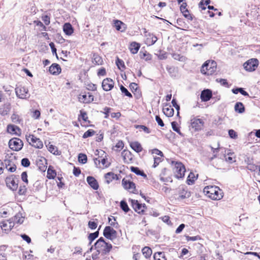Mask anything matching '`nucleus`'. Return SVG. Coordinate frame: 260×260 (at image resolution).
Listing matches in <instances>:
<instances>
[{
	"label": "nucleus",
	"instance_id": "obj_1",
	"mask_svg": "<svg viewBox=\"0 0 260 260\" xmlns=\"http://www.w3.org/2000/svg\"><path fill=\"white\" fill-rule=\"evenodd\" d=\"M94 246L98 254L102 255L108 254L112 248V244L106 242L103 237L96 241Z\"/></svg>",
	"mask_w": 260,
	"mask_h": 260
},
{
	"label": "nucleus",
	"instance_id": "obj_2",
	"mask_svg": "<svg viewBox=\"0 0 260 260\" xmlns=\"http://www.w3.org/2000/svg\"><path fill=\"white\" fill-rule=\"evenodd\" d=\"M204 193L212 200H220L222 198V192L215 186H207L204 188Z\"/></svg>",
	"mask_w": 260,
	"mask_h": 260
},
{
	"label": "nucleus",
	"instance_id": "obj_3",
	"mask_svg": "<svg viewBox=\"0 0 260 260\" xmlns=\"http://www.w3.org/2000/svg\"><path fill=\"white\" fill-rule=\"evenodd\" d=\"M216 62L214 60H207L202 65L201 72L204 75H211L216 70Z\"/></svg>",
	"mask_w": 260,
	"mask_h": 260
},
{
	"label": "nucleus",
	"instance_id": "obj_4",
	"mask_svg": "<svg viewBox=\"0 0 260 260\" xmlns=\"http://www.w3.org/2000/svg\"><path fill=\"white\" fill-rule=\"evenodd\" d=\"M25 138L27 142L31 146L38 149H41L43 147V143L42 141L35 135H26Z\"/></svg>",
	"mask_w": 260,
	"mask_h": 260
},
{
	"label": "nucleus",
	"instance_id": "obj_5",
	"mask_svg": "<svg viewBox=\"0 0 260 260\" xmlns=\"http://www.w3.org/2000/svg\"><path fill=\"white\" fill-rule=\"evenodd\" d=\"M175 195L177 196L176 199L178 200H183L188 198L190 196V192L184 185H180L176 189Z\"/></svg>",
	"mask_w": 260,
	"mask_h": 260
},
{
	"label": "nucleus",
	"instance_id": "obj_6",
	"mask_svg": "<svg viewBox=\"0 0 260 260\" xmlns=\"http://www.w3.org/2000/svg\"><path fill=\"white\" fill-rule=\"evenodd\" d=\"M78 121L80 122L82 127H87L91 125L87 112L83 110H80V114L78 116Z\"/></svg>",
	"mask_w": 260,
	"mask_h": 260
},
{
	"label": "nucleus",
	"instance_id": "obj_7",
	"mask_svg": "<svg viewBox=\"0 0 260 260\" xmlns=\"http://www.w3.org/2000/svg\"><path fill=\"white\" fill-rule=\"evenodd\" d=\"M78 101L83 104H90L94 101L93 95L89 92L82 91L78 96Z\"/></svg>",
	"mask_w": 260,
	"mask_h": 260
},
{
	"label": "nucleus",
	"instance_id": "obj_8",
	"mask_svg": "<svg viewBox=\"0 0 260 260\" xmlns=\"http://www.w3.org/2000/svg\"><path fill=\"white\" fill-rule=\"evenodd\" d=\"M23 146L22 141L18 138H13L9 142V146L11 149L18 151L20 150Z\"/></svg>",
	"mask_w": 260,
	"mask_h": 260
},
{
	"label": "nucleus",
	"instance_id": "obj_9",
	"mask_svg": "<svg viewBox=\"0 0 260 260\" xmlns=\"http://www.w3.org/2000/svg\"><path fill=\"white\" fill-rule=\"evenodd\" d=\"M6 183L7 186L11 190H16L18 187V179L14 175H11L6 177Z\"/></svg>",
	"mask_w": 260,
	"mask_h": 260
},
{
	"label": "nucleus",
	"instance_id": "obj_10",
	"mask_svg": "<svg viewBox=\"0 0 260 260\" xmlns=\"http://www.w3.org/2000/svg\"><path fill=\"white\" fill-rule=\"evenodd\" d=\"M117 232L111 226H106L103 231L104 237L110 240H113L117 237Z\"/></svg>",
	"mask_w": 260,
	"mask_h": 260
},
{
	"label": "nucleus",
	"instance_id": "obj_11",
	"mask_svg": "<svg viewBox=\"0 0 260 260\" xmlns=\"http://www.w3.org/2000/svg\"><path fill=\"white\" fill-rule=\"evenodd\" d=\"M258 64V61L256 58H251L247 60L243 64L244 69L248 71H253Z\"/></svg>",
	"mask_w": 260,
	"mask_h": 260
},
{
	"label": "nucleus",
	"instance_id": "obj_12",
	"mask_svg": "<svg viewBox=\"0 0 260 260\" xmlns=\"http://www.w3.org/2000/svg\"><path fill=\"white\" fill-rule=\"evenodd\" d=\"M15 225L14 222L11 219L6 220L0 222V226L3 231L6 234L9 233Z\"/></svg>",
	"mask_w": 260,
	"mask_h": 260
},
{
	"label": "nucleus",
	"instance_id": "obj_13",
	"mask_svg": "<svg viewBox=\"0 0 260 260\" xmlns=\"http://www.w3.org/2000/svg\"><path fill=\"white\" fill-rule=\"evenodd\" d=\"M174 172L176 178H183L185 172L184 165L181 162H176L174 168Z\"/></svg>",
	"mask_w": 260,
	"mask_h": 260
},
{
	"label": "nucleus",
	"instance_id": "obj_14",
	"mask_svg": "<svg viewBox=\"0 0 260 260\" xmlns=\"http://www.w3.org/2000/svg\"><path fill=\"white\" fill-rule=\"evenodd\" d=\"M115 85L114 81L110 78L104 79L102 82V87L105 91H109L112 90Z\"/></svg>",
	"mask_w": 260,
	"mask_h": 260
},
{
	"label": "nucleus",
	"instance_id": "obj_15",
	"mask_svg": "<svg viewBox=\"0 0 260 260\" xmlns=\"http://www.w3.org/2000/svg\"><path fill=\"white\" fill-rule=\"evenodd\" d=\"M15 91L17 96L20 99H26L29 95L28 89L24 86L17 87Z\"/></svg>",
	"mask_w": 260,
	"mask_h": 260
},
{
	"label": "nucleus",
	"instance_id": "obj_16",
	"mask_svg": "<svg viewBox=\"0 0 260 260\" xmlns=\"http://www.w3.org/2000/svg\"><path fill=\"white\" fill-rule=\"evenodd\" d=\"M204 124V121L201 119L193 118L191 119V126L196 131L201 130L203 128Z\"/></svg>",
	"mask_w": 260,
	"mask_h": 260
},
{
	"label": "nucleus",
	"instance_id": "obj_17",
	"mask_svg": "<svg viewBox=\"0 0 260 260\" xmlns=\"http://www.w3.org/2000/svg\"><path fill=\"white\" fill-rule=\"evenodd\" d=\"M131 91L133 93L137 100L142 99V92L137 84L131 83Z\"/></svg>",
	"mask_w": 260,
	"mask_h": 260
},
{
	"label": "nucleus",
	"instance_id": "obj_18",
	"mask_svg": "<svg viewBox=\"0 0 260 260\" xmlns=\"http://www.w3.org/2000/svg\"><path fill=\"white\" fill-rule=\"evenodd\" d=\"M7 131L8 133L18 136H20L21 134V129L18 126L11 124L7 125Z\"/></svg>",
	"mask_w": 260,
	"mask_h": 260
},
{
	"label": "nucleus",
	"instance_id": "obj_19",
	"mask_svg": "<svg viewBox=\"0 0 260 260\" xmlns=\"http://www.w3.org/2000/svg\"><path fill=\"white\" fill-rule=\"evenodd\" d=\"M131 204L136 212L138 213H141L144 212L145 207V205H142L141 204H140L138 201L134 200H131Z\"/></svg>",
	"mask_w": 260,
	"mask_h": 260
},
{
	"label": "nucleus",
	"instance_id": "obj_20",
	"mask_svg": "<svg viewBox=\"0 0 260 260\" xmlns=\"http://www.w3.org/2000/svg\"><path fill=\"white\" fill-rule=\"evenodd\" d=\"M49 73L53 75H58L61 72V68L58 63H52L49 69Z\"/></svg>",
	"mask_w": 260,
	"mask_h": 260
},
{
	"label": "nucleus",
	"instance_id": "obj_21",
	"mask_svg": "<svg viewBox=\"0 0 260 260\" xmlns=\"http://www.w3.org/2000/svg\"><path fill=\"white\" fill-rule=\"evenodd\" d=\"M104 178L107 184H109L112 182L113 180H117L119 179L117 175L114 174L113 172H110L105 174Z\"/></svg>",
	"mask_w": 260,
	"mask_h": 260
},
{
	"label": "nucleus",
	"instance_id": "obj_22",
	"mask_svg": "<svg viewBox=\"0 0 260 260\" xmlns=\"http://www.w3.org/2000/svg\"><path fill=\"white\" fill-rule=\"evenodd\" d=\"M212 97V92L210 89L203 90L201 94V99L202 101L207 102Z\"/></svg>",
	"mask_w": 260,
	"mask_h": 260
},
{
	"label": "nucleus",
	"instance_id": "obj_23",
	"mask_svg": "<svg viewBox=\"0 0 260 260\" xmlns=\"http://www.w3.org/2000/svg\"><path fill=\"white\" fill-rule=\"evenodd\" d=\"M87 182H88V184L91 187H92L94 190H97L99 187V183L97 181V180L92 176H88L87 177Z\"/></svg>",
	"mask_w": 260,
	"mask_h": 260
},
{
	"label": "nucleus",
	"instance_id": "obj_24",
	"mask_svg": "<svg viewBox=\"0 0 260 260\" xmlns=\"http://www.w3.org/2000/svg\"><path fill=\"white\" fill-rule=\"evenodd\" d=\"M100 168H106L110 166V162L108 160V155L97 161V165Z\"/></svg>",
	"mask_w": 260,
	"mask_h": 260
},
{
	"label": "nucleus",
	"instance_id": "obj_25",
	"mask_svg": "<svg viewBox=\"0 0 260 260\" xmlns=\"http://www.w3.org/2000/svg\"><path fill=\"white\" fill-rule=\"evenodd\" d=\"M164 114L167 117H172L174 115V109L172 108L171 105L166 104L162 109Z\"/></svg>",
	"mask_w": 260,
	"mask_h": 260
},
{
	"label": "nucleus",
	"instance_id": "obj_26",
	"mask_svg": "<svg viewBox=\"0 0 260 260\" xmlns=\"http://www.w3.org/2000/svg\"><path fill=\"white\" fill-rule=\"evenodd\" d=\"M146 43L149 46L153 45L157 40V37L150 33L146 35Z\"/></svg>",
	"mask_w": 260,
	"mask_h": 260
},
{
	"label": "nucleus",
	"instance_id": "obj_27",
	"mask_svg": "<svg viewBox=\"0 0 260 260\" xmlns=\"http://www.w3.org/2000/svg\"><path fill=\"white\" fill-rule=\"evenodd\" d=\"M95 155L96 157L94 159V162L97 165V161L102 159L104 157H106L107 156V153L102 149H97L95 152Z\"/></svg>",
	"mask_w": 260,
	"mask_h": 260
},
{
	"label": "nucleus",
	"instance_id": "obj_28",
	"mask_svg": "<svg viewBox=\"0 0 260 260\" xmlns=\"http://www.w3.org/2000/svg\"><path fill=\"white\" fill-rule=\"evenodd\" d=\"M56 176V171L52 166L48 167L47 172V178L49 179H54Z\"/></svg>",
	"mask_w": 260,
	"mask_h": 260
},
{
	"label": "nucleus",
	"instance_id": "obj_29",
	"mask_svg": "<svg viewBox=\"0 0 260 260\" xmlns=\"http://www.w3.org/2000/svg\"><path fill=\"white\" fill-rule=\"evenodd\" d=\"M64 32L68 36L71 35L74 32V29L70 23H65L63 25Z\"/></svg>",
	"mask_w": 260,
	"mask_h": 260
},
{
	"label": "nucleus",
	"instance_id": "obj_30",
	"mask_svg": "<svg viewBox=\"0 0 260 260\" xmlns=\"http://www.w3.org/2000/svg\"><path fill=\"white\" fill-rule=\"evenodd\" d=\"M48 151L54 155H59L61 154V151L58 150L56 146L52 144L50 142L48 145Z\"/></svg>",
	"mask_w": 260,
	"mask_h": 260
},
{
	"label": "nucleus",
	"instance_id": "obj_31",
	"mask_svg": "<svg viewBox=\"0 0 260 260\" xmlns=\"http://www.w3.org/2000/svg\"><path fill=\"white\" fill-rule=\"evenodd\" d=\"M131 148L137 153L141 152L143 150L141 144L138 141L131 142Z\"/></svg>",
	"mask_w": 260,
	"mask_h": 260
},
{
	"label": "nucleus",
	"instance_id": "obj_32",
	"mask_svg": "<svg viewBox=\"0 0 260 260\" xmlns=\"http://www.w3.org/2000/svg\"><path fill=\"white\" fill-rule=\"evenodd\" d=\"M10 110V104H5L0 107V114L3 116L6 115Z\"/></svg>",
	"mask_w": 260,
	"mask_h": 260
},
{
	"label": "nucleus",
	"instance_id": "obj_33",
	"mask_svg": "<svg viewBox=\"0 0 260 260\" xmlns=\"http://www.w3.org/2000/svg\"><path fill=\"white\" fill-rule=\"evenodd\" d=\"M11 121L16 124H21L23 122L22 118L17 113H13L11 116Z\"/></svg>",
	"mask_w": 260,
	"mask_h": 260
},
{
	"label": "nucleus",
	"instance_id": "obj_34",
	"mask_svg": "<svg viewBox=\"0 0 260 260\" xmlns=\"http://www.w3.org/2000/svg\"><path fill=\"white\" fill-rule=\"evenodd\" d=\"M114 27L119 31H123L125 29L124 24L120 20H116L114 21Z\"/></svg>",
	"mask_w": 260,
	"mask_h": 260
},
{
	"label": "nucleus",
	"instance_id": "obj_35",
	"mask_svg": "<svg viewBox=\"0 0 260 260\" xmlns=\"http://www.w3.org/2000/svg\"><path fill=\"white\" fill-rule=\"evenodd\" d=\"M123 160L125 164H129L130 161V151L124 150L121 153Z\"/></svg>",
	"mask_w": 260,
	"mask_h": 260
},
{
	"label": "nucleus",
	"instance_id": "obj_36",
	"mask_svg": "<svg viewBox=\"0 0 260 260\" xmlns=\"http://www.w3.org/2000/svg\"><path fill=\"white\" fill-rule=\"evenodd\" d=\"M141 45L136 42H131V53L136 54L140 49Z\"/></svg>",
	"mask_w": 260,
	"mask_h": 260
},
{
	"label": "nucleus",
	"instance_id": "obj_37",
	"mask_svg": "<svg viewBox=\"0 0 260 260\" xmlns=\"http://www.w3.org/2000/svg\"><path fill=\"white\" fill-rule=\"evenodd\" d=\"M131 172H134L137 175L141 176L143 177L144 178H147L146 174H145L144 172L142 170H141L138 167H131Z\"/></svg>",
	"mask_w": 260,
	"mask_h": 260
},
{
	"label": "nucleus",
	"instance_id": "obj_38",
	"mask_svg": "<svg viewBox=\"0 0 260 260\" xmlns=\"http://www.w3.org/2000/svg\"><path fill=\"white\" fill-rule=\"evenodd\" d=\"M235 110L239 113H243L245 111L244 105L241 102H237L235 105Z\"/></svg>",
	"mask_w": 260,
	"mask_h": 260
},
{
	"label": "nucleus",
	"instance_id": "obj_39",
	"mask_svg": "<svg viewBox=\"0 0 260 260\" xmlns=\"http://www.w3.org/2000/svg\"><path fill=\"white\" fill-rule=\"evenodd\" d=\"M142 252L143 255L146 258H148L150 257L152 254V251L150 248L149 247H144L142 249Z\"/></svg>",
	"mask_w": 260,
	"mask_h": 260
},
{
	"label": "nucleus",
	"instance_id": "obj_40",
	"mask_svg": "<svg viewBox=\"0 0 260 260\" xmlns=\"http://www.w3.org/2000/svg\"><path fill=\"white\" fill-rule=\"evenodd\" d=\"M92 61L95 65H102L103 63L102 57L97 54L93 55Z\"/></svg>",
	"mask_w": 260,
	"mask_h": 260
},
{
	"label": "nucleus",
	"instance_id": "obj_41",
	"mask_svg": "<svg viewBox=\"0 0 260 260\" xmlns=\"http://www.w3.org/2000/svg\"><path fill=\"white\" fill-rule=\"evenodd\" d=\"M153 258L154 260H167L165 254L164 252H157L154 254Z\"/></svg>",
	"mask_w": 260,
	"mask_h": 260
},
{
	"label": "nucleus",
	"instance_id": "obj_42",
	"mask_svg": "<svg viewBox=\"0 0 260 260\" xmlns=\"http://www.w3.org/2000/svg\"><path fill=\"white\" fill-rule=\"evenodd\" d=\"M6 168L10 172H14L16 170V166L10 161L6 164Z\"/></svg>",
	"mask_w": 260,
	"mask_h": 260
},
{
	"label": "nucleus",
	"instance_id": "obj_43",
	"mask_svg": "<svg viewBox=\"0 0 260 260\" xmlns=\"http://www.w3.org/2000/svg\"><path fill=\"white\" fill-rule=\"evenodd\" d=\"M14 222H15L17 223H22L24 221V217L22 216V214L20 213H17L14 216Z\"/></svg>",
	"mask_w": 260,
	"mask_h": 260
},
{
	"label": "nucleus",
	"instance_id": "obj_44",
	"mask_svg": "<svg viewBox=\"0 0 260 260\" xmlns=\"http://www.w3.org/2000/svg\"><path fill=\"white\" fill-rule=\"evenodd\" d=\"M139 56L141 58L144 59L145 60L148 61L151 59V55L146 51L143 52L141 51L139 53Z\"/></svg>",
	"mask_w": 260,
	"mask_h": 260
},
{
	"label": "nucleus",
	"instance_id": "obj_45",
	"mask_svg": "<svg viewBox=\"0 0 260 260\" xmlns=\"http://www.w3.org/2000/svg\"><path fill=\"white\" fill-rule=\"evenodd\" d=\"M134 127L136 129H139L140 131H143L146 134L150 133V130L147 126L143 125H135Z\"/></svg>",
	"mask_w": 260,
	"mask_h": 260
},
{
	"label": "nucleus",
	"instance_id": "obj_46",
	"mask_svg": "<svg viewBox=\"0 0 260 260\" xmlns=\"http://www.w3.org/2000/svg\"><path fill=\"white\" fill-rule=\"evenodd\" d=\"M99 229H99L97 231H96L95 232L93 233H90L89 235V236L88 237V239L89 241H90V243H91L94 239H95L96 238L98 237L99 235Z\"/></svg>",
	"mask_w": 260,
	"mask_h": 260
},
{
	"label": "nucleus",
	"instance_id": "obj_47",
	"mask_svg": "<svg viewBox=\"0 0 260 260\" xmlns=\"http://www.w3.org/2000/svg\"><path fill=\"white\" fill-rule=\"evenodd\" d=\"M109 223L110 226L113 228H117L118 223L116 222L115 217L113 216H111L108 218Z\"/></svg>",
	"mask_w": 260,
	"mask_h": 260
},
{
	"label": "nucleus",
	"instance_id": "obj_48",
	"mask_svg": "<svg viewBox=\"0 0 260 260\" xmlns=\"http://www.w3.org/2000/svg\"><path fill=\"white\" fill-rule=\"evenodd\" d=\"M124 147V143L122 141H119L113 148L116 151H120Z\"/></svg>",
	"mask_w": 260,
	"mask_h": 260
},
{
	"label": "nucleus",
	"instance_id": "obj_49",
	"mask_svg": "<svg viewBox=\"0 0 260 260\" xmlns=\"http://www.w3.org/2000/svg\"><path fill=\"white\" fill-rule=\"evenodd\" d=\"M87 90L92 91H95L97 90V85L92 83H88L86 84Z\"/></svg>",
	"mask_w": 260,
	"mask_h": 260
},
{
	"label": "nucleus",
	"instance_id": "obj_50",
	"mask_svg": "<svg viewBox=\"0 0 260 260\" xmlns=\"http://www.w3.org/2000/svg\"><path fill=\"white\" fill-rule=\"evenodd\" d=\"M95 134V132L93 129H90L84 133L82 137L84 139H86L87 138L93 136Z\"/></svg>",
	"mask_w": 260,
	"mask_h": 260
},
{
	"label": "nucleus",
	"instance_id": "obj_51",
	"mask_svg": "<svg viewBox=\"0 0 260 260\" xmlns=\"http://www.w3.org/2000/svg\"><path fill=\"white\" fill-rule=\"evenodd\" d=\"M116 63L119 70L123 71L125 69V67L124 62L119 58H117Z\"/></svg>",
	"mask_w": 260,
	"mask_h": 260
},
{
	"label": "nucleus",
	"instance_id": "obj_52",
	"mask_svg": "<svg viewBox=\"0 0 260 260\" xmlns=\"http://www.w3.org/2000/svg\"><path fill=\"white\" fill-rule=\"evenodd\" d=\"M87 158L86 154L80 153L78 155V161L82 164H85L87 162Z\"/></svg>",
	"mask_w": 260,
	"mask_h": 260
},
{
	"label": "nucleus",
	"instance_id": "obj_53",
	"mask_svg": "<svg viewBox=\"0 0 260 260\" xmlns=\"http://www.w3.org/2000/svg\"><path fill=\"white\" fill-rule=\"evenodd\" d=\"M44 161L45 162V164L43 163L42 164V165H40L41 162H43L42 160H40L39 161L37 162V165L40 169V170L42 171H45L46 169V159L45 158H44Z\"/></svg>",
	"mask_w": 260,
	"mask_h": 260
},
{
	"label": "nucleus",
	"instance_id": "obj_54",
	"mask_svg": "<svg viewBox=\"0 0 260 260\" xmlns=\"http://www.w3.org/2000/svg\"><path fill=\"white\" fill-rule=\"evenodd\" d=\"M120 208L125 212H127L129 210V209L128 208V206L126 202L124 201H121Z\"/></svg>",
	"mask_w": 260,
	"mask_h": 260
},
{
	"label": "nucleus",
	"instance_id": "obj_55",
	"mask_svg": "<svg viewBox=\"0 0 260 260\" xmlns=\"http://www.w3.org/2000/svg\"><path fill=\"white\" fill-rule=\"evenodd\" d=\"M7 248V246L6 245H1L0 246V257L2 256L7 257V253L6 252Z\"/></svg>",
	"mask_w": 260,
	"mask_h": 260
},
{
	"label": "nucleus",
	"instance_id": "obj_56",
	"mask_svg": "<svg viewBox=\"0 0 260 260\" xmlns=\"http://www.w3.org/2000/svg\"><path fill=\"white\" fill-rule=\"evenodd\" d=\"M27 191V188L25 185H20L18 190V194L20 196L25 195Z\"/></svg>",
	"mask_w": 260,
	"mask_h": 260
},
{
	"label": "nucleus",
	"instance_id": "obj_57",
	"mask_svg": "<svg viewBox=\"0 0 260 260\" xmlns=\"http://www.w3.org/2000/svg\"><path fill=\"white\" fill-rule=\"evenodd\" d=\"M34 23L37 26L41 27V30H46V26L44 25V24L41 21L35 20L34 21Z\"/></svg>",
	"mask_w": 260,
	"mask_h": 260
},
{
	"label": "nucleus",
	"instance_id": "obj_58",
	"mask_svg": "<svg viewBox=\"0 0 260 260\" xmlns=\"http://www.w3.org/2000/svg\"><path fill=\"white\" fill-rule=\"evenodd\" d=\"M171 125H172V128L173 129L177 132L178 134H179L180 135H182V134L180 131V129L178 127H177V123L175 121H173L171 123Z\"/></svg>",
	"mask_w": 260,
	"mask_h": 260
},
{
	"label": "nucleus",
	"instance_id": "obj_59",
	"mask_svg": "<svg viewBox=\"0 0 260 260\" xmlns=\"http://www.w3.org/2000/svg\"><path fill=\"white\" fill-rule=\"evenodd\" d=\"M41 115V112L39 110H34L31 113V117L35 119H39Z\"/></svg>",
	"mask_w": 260,
	"mask_h": 260
},
{
	"label": "nucleus",
	"instance_id": "obj_60",
	"mask_svg": "<svg viewBox=\"0 0 260 260\" xmlns=\"http://www.w3.org/2000/svg\"><path fill=\"white\" fill-rule=\"evenodd\" d=\"M106 70L104 68H101L99 69L97 72V75L99 77L104 76L106 75Z\"/></svg>",
	"mask_w": 260,
	"mask_h": 260
},
{
	"label": "nucleus",
	"instance_id": "obj_61",
	"mask_svg": "<svg viewBox=\"0 0 260 260\" xmlns=\"http://www.w3.org/2000/svg\"><path fill=\"white\" fill-rule=\"evenodd\" d=\"M122 184L124 188H125V189L130 188V181L129 180H127L125 178H124L122 180Z\"/></svg>",
	"mask_w": 260,
	"mask_h": 260
},
{
	"label": "nucleus",
	"instance_id": "obj_62",
	"mask_svg": "<svg viewBox=\"0 0 260 260\" xmlns=\"http://www.w3.org/2000/svg\"><path fill=\"white\" fill-rule=\"evenodd\" d=\"M194 178V174L192 173H190L189 174V175L188 176L187 180V182L188 184L190 185V184H193V183L194 182V179H193Z\"/></svg>",
	"mask_w": 260,
	"mask_h": 260
},
{
	"label": "nucleus",
	"instance_id": "obj_63",
	"mask_svg": "<svg viewBox=\"0 0 260 260\" xmlns=\"http://www.w3.org/2000/svg\"><path fill=\"white\" fill-rule=\"evenodd\" d=\"M30 161L27 158H24L21 160V165L25 167H28L30 165Z\"/></svg>",
	"mask_w": 260,
	"mask_h": 260
},
{
	"label": "nucleus",
	"instance_id": "obj_64",
	"mask_svg": "<svg viewBox=\"0 0 260 260\" xmlns=\"http://www.w3.org/2000/svg\"><path fill=\"white\" fill-rule=\"evenodd\" d=\"M88 227L91 230H94L97 228V223L94 221H89L88 223Z\"/></svg>",
	"mask_w": 260,
	"mask_h": 260
}]
</instances>
